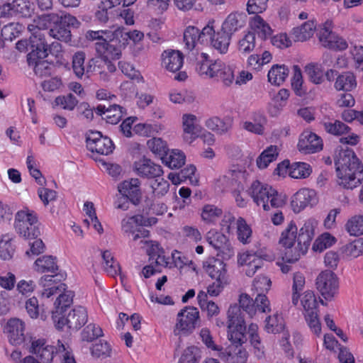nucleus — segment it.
I'll return each instance as SVG.
<instances>
[{
    "label": "nucleus",
    "instance_id": "338daca9",
    "mask_svg": "<svg viewBox=\"0 0 363 363\" xmlns=\"http://www.w3.org/2000/svg\"><path fill=\"white\" fill-rule=\"evenodd\" d=\"M318 313V312H311V313H304V317L311 331L315 335L319 336L321 333V324Z\"/></svg>",
    "mask_w": 363,
    "mask_h": 363
},
{
    "label": "nucleus",
    "instance_id": "b1692460",
    "mask_svg": "<svg viewBox=\"0 0 363 363\" xmlns=\"http://www.w3.org/2000/svg\"><path fill=\"white\" fill-rule=\"evenodd\" d=\"M196 116L193 114H184L182 124L184 130V140L191 143L201 133V127L196 123Z\"/></svg>",
    "mask_w": 363,
    "mask_h": 363
},
{
    "label": "nucleus",
    "instance_id": "8fccbe9b",
    "mask_svg": "<svg viewBox=\"0 0 363 363\" xmlns=\"http://www.w3.org/2000/svg\"><path fill=\"white\" fill-rule=\"evenodd\" d=\"M301 303L304 309V313H311V312H318V303L317 298L312 291H306L301 300Z\"/></svg>",
    "mask_w": 363,
    "mask_h": 363
},
{
    "label": "nucleus",
    "instance_id": "9b49d317",
    "mask_svg": "<svg viewBox=\"0 0 363 363\" xmlns=\"http://www.w3.org/2000/svg\"><path fill=\"white\" fill-rule=\"evenodd\" d=\"M57 347L56 349L52 345H45L44 340L38 339L32 342L29 351L36 355L40 363H51L55 353L66 351L65 346L60 340Z\"/></svg>",
    "mask_w": 363,
    "mask_h": 363
},
{
    "label": "nucleus",
    "instance_id": "0e129e2a",
    "mask_svg": "<svg viewBox=\"0 0 363 363\" xmlns=\"http://www.w3.org/2000/svg\"><path fill=\"white\" fill-rule=\"evenodd\" d=\"M55 102L65 110L72 111L77 105L78 100L72 94H68L56 97Z\"/></svg>",
    "mask_w": 363,
    "mask_h": 363
},
{
    "label": "nucleus",
    "instance_id": "bf43d9fd",
    "mask_svg": "<svg viewBox=\"0 0 363 363\" xmlns=\"http://www.w3.org/2000/svg\"><path fill=\"white\" fill-rule=\"evenodd\" d=\"M305 284V277L301 273H296L294 275L292 303L296 306L298 303L300 294Z\"/></svg>",
    "mask_w": 363,
    "mask_h": 363
},
{
    "label": "nucleus",
    "instance_id": "bb28decb",
    "mask_svg": "<svg viewBox=\"0 0 363 363\" xmlns=\"http://www.w3.org/2000/svg\"><path fill=\"white\" fill-rule=\"evenodd\" d=\"M247 15L245 13L233 12L230 13L224 22L221 28L231 36L245 26Z\"/></svg>",
    "mask_w": 363,
    "mask_h": 363
},
{
    "label": "nucleus",
    "instance_id": "a878e982",
    "mask_svg": "<svg viewBox=\"0 0 363 363\" xmlns=\"http://www.w3.org/2000/svg\"><path fill=\"white\" fill-rule=\"evenodd\" d=\"M231 38L232 36L222 28L215 32L213 26H212V30L209 36L208 43L210 42L211 46L220 54H225L228 50Z\"/></svg>",
    "mask_w": 363,
    "mask_h": 363
},
{
    "label": "nucleus",
    "instance_id": "69168bd1",
    "mask_svg": "<svg viewBox=\"0 0 363 363\" xmlns=\"http://www.w3.org/2000/svg\"><path fill=\"white\" fill-rule=\"evenodd\" d=\"M325 130L331 134L340 135L348 133L350 127L340 121H335L334 123H325Z\"/></svg>",
    "mask_w": 363,
    "mask_h": 363
},
{
    "label": "nucleus",
    "instance_id": "dca6fc26",
    "mask_svg": "<svg viewBox=\"0 0 363 363\" xmlns=\"http://www.w3.org/2000/svg\"><path fill=\"white\" fill-rule=\"evenodd\" d=\"M298 150L303 154H312L323 149L322 139L311 131L303 132L297 145Z\"/></svg>",
    "mask_w": 363,
    "mask_h": 363
},
{
    "label": "nucleus",
    "instance_id": "a19ab883",
    "mask_svg": "<svg viewBox=\"0 0 363 363\" xmlns=\"http://www.w3.org/2000/svg\"><path fill=\"white\" fill-rule=\"evenodd\" d=\"M312 172L311 165L306 162H294L290 166L289 176L294 179H305Z\"/></svg>",
    "mask_w": 363,
    "mask_h": 363
},
{
    "label": "nucleus",
    "instance_id": "49530a36",
    "mask_svg": "<svg viewBox=\"0 0 363 363\" xmlns=\"http://www.w3.org/2000/svg\"><path fill=\"white\" fill-rule=\"evenodd\" d=\"M150 186L152 189V194L155 198H162L167 194L169 188V184L162 176L155 177L151 183Z\"/></svg>",
    "mask_w": 363,
    "mask_h": 363
},
{
    "label": "nucleus",
    "instance_id": "774afa93",
    "mask_svg": "<svg viewBox=\"0 0 363 363\" xmlns=\"http://www.w3.org/2000/svg\"><path fill=\"white\" fill-rule=\"evenodd\" d=\"M149 149L155 154L160 155H166L168 149L166 146V143L161 138H154L149 140L147 143Z\"/></svg>",
    "mask_w": 363,
    "mask_h": 363
},
{
    "label": "nucleus",
    "instance_id": "6ab92c4d",
    "mask_svg": "<svg viewBox=\"0 0 363 363\" xmlns=\"http://www.w3.org/2000/svg\"><path fill=\"white\" fill-rule=\"evenodd\" d=\"M203 268L208 276L214 280L228 281L226 264L220 259L210 257L203 262Z\"/></svg>",
    "mask_w": 363,
    "mask_h": 363
},
{
    "label": "nucleus",
    "instance_id": "4468645a",
    "mask_svg": "<svg viewBox=\"0 0 363 363\" xmlns=\"http://www.w3.org/2000/svg\"><path fill=\"white\" fill-rule=\"evenodd\" d=\"M64 279L62 274H55L52 275H45L39 281V284L44 288L42 296L50 298L51 296L57 294H61L66 290V285L60 283Z\"/></svg>",
    "mask_w": 363,
    "mask_h": 363
},
{
    "label": "nucleus",
    "instance_id": "5701e85b",
    "mask_svg": "<svg viewBox=\"0 0 363 363\" xmlns=\"http://www.w3.org/2000/svg\"><path fill=\"white\" fill-rule=\"evenodd\" d=\"M88 320V314L86 308L83 306H77L64 316L65 325L69 330L77 331L85 325Z\"/></svg>",
    "mask_w": 363,
    "mask_h": 363
},
{
    "label": "nucleus",
    "instance_id": "423d86ee",
    "mask_svg": "<svg viewBox=\"0 0 363 363\" xmlns=\"http://www.w3.org/2000/svg\"><path fill=\"white\" fill-rule=\"evenodd\" d=\"M200 325L199 311L194 306H186L177 314L174 330L175 335H189Z\"/></svg>",
    "mask_w": 363,
    "mask_h": 363
},
{
    "label": "nucleus",
    "instance_id": "f3484780",
    "mask_svg": "<svg viewBox=\"0 0 363 363\" xmlns=\"http://www.w3.org/2000/svg\"><path fill=\"white\" fill-rule=\"evenodd\" d=\"M31 47L27 55V61L29 65L33 60L44 59L48 57V44L45 38L41 34H35L30 36Z\"/></svg>",
    "mask_w": 363,
    "mask_h": 363
},
{
    "label": "nucleus",
    "instance_id": "f704fd0d",
    "mask_svg": "<svg viewBox=\"0 0 363 363\" xmlns=\"http://www.w3.org/2000/svg\"><path fill=\"white\" fill-rule=\"evenodd\" d=\"M35 270L40 273L50 272L58 274V266L56 257L51 255H45L38 258L35 262Z\"/></svg>",
    "mask_w": 363,
    "mask_h": 363
},
{
    "label": "nucleus",
    "instance_id": "72a5a7b5",
    "mask_svg": "<svg viewBox=\"0 0 363 363\" xmlns=\"http://www.w3.org/2000/svg\"><path fill=\"white\" fill-rule=\"evenodd\" d=\"M33 67L35 74L40 77H50L56 73L57 66L52 61L49 62L40 59L33 60L31 65Z\"/></svg>",
    "mask_w": 363,
    "mask_h": 363
},
{
    "label": "nucleus",
    "instance_id": "de8ad7c7",
    "mask_svg": "<svg viewBox=\"0 0 363 363\" xmlns=\"http://www.w3.org/2000/svg\"><path fill=\"white\" fill-rule=\"evenodd\" d=\"M205 124L208 129L220 134L228 132L231 128L230 122L222 120L217 116L208 118Z\"/></svg>",
    "mask_w": 363,
    "mask_h": 363
},
{
    "label": "nucleus",
    "instance_id": "c9c22d12",
    "mask_svg": "<svg viewBox=\"0 0 363 363\" xmlns=\"http://www.w3.org/2000/svg\"><path fill=\"white\" fill-rule=\"evenodd\" d=\"M289 69L284 65H274L268 72V81L274 85L281 84L289 74Z\"/></svg>",
    "mask_w": 363,
    "mask_h": 363
},
{
    "label": "nucleus",
    "instance_id": "4be33fe9",
    "mask_svg": "<svg viewBox=\"0 0 363 363\" xmlns=\"http://www.w3.org/2000/svg\"><path fill=\"white\" fill-rule=\"evenodd\" d=\"M140 186V180L137 178H132L120 184L118 191L123 196L128 198L133 204L138 205L140 203L142 197Z\"/></svg>",
    "mask_w": 363,
    "mask_h": 363
},
{
    "label": "nucleus",
    "instance_id": "2eb2a0df",
    "mask_svg": "<svg viewBox=\"0 0 363 363\" xmlns=\"http://www.w3.org/2000/svg\"><path fill=\"white\" fill-rule=\"evenodd\" d=\"M74 292L65 290L59 294L55 302V311H52V318L58 329L65 326L64 315L65 309L69 307L73 301Z\"/></svg>",
    "mask_w": 363,
    "mask_h": 363
},
{
    "label": "nucleus",
    "instance_id": "864d4df0",
    "mask_svg": "<svg viewBox=\"0 0 363 363\" xmlns=\"http://www.w3.org/2000/svg\"><path fill=\"white\" fill-rule=\"evenodd\" d=\"M223 214L221 208L214 205L206 204L202 208L201 218L207 223H212L220 218Z\"/></svg>",
    "mask_w": 363,
    "mask_h": 363
},
{
    "label": "nucleus",
    "instance_id": "412c9836",
    "mask_svg": "<svg viewBox=\"0 0 363 363\" xmlns=\"http://www.w3.org/2000/svg\"><path fill=\"white\" fill-rule=\"evenodd\" d=\"M316 201V194L314 190L301 189L293 196L291 205L294 212L298 213L307 206H313Z\"/></svg>",
    "mask_w": 363,
    "mask_h": 363
},
{
    "label": "nucleus",
    "instance_id": "4c0bfd02",
    "mask_svg": "<svg viewBox=\"0 0 363 363\" xmlns=\"http://www.w3.org/2000/svg\"><path fill=\"white\" fill-rule=\"evenodd\" d=\"M191 60L196 62V69L200 75H206L210 77L211 62L208 60V56L204 52L199 53L196 50L194 55L189 56Z\"/></svg>",
    "mask_w": 363,
    "mask_h": 363
},
{
    "label": "nucleus",
    "instance_id": "ddd939ff",
    "mask_svg": "<svg viewBox=\"0 0 363 363\" xmlns=\"http://www.w3.org/2000/svg\"><path fill=\"white\" fill-rule=\"evenodd\" d=\"M277 190L267 184H262L259 181H255L249 189V194L253 199V201L258 205H262L264 211L269 210L268 201Z\"/></svg>",
    "mask_w": 363,
    "mask_h": 363
},
{
    "label": "nucleus",
    "instance_id": "ea45409f",
    "mask_svg": "<svg viewBox=\"0 0 363 363\" xmlns=\"http://www.w3.org/2000/svg\"><path fill=\"white\" fill-rule=\"evenodd\" d=\"M114 35L116 37H121L123 42V46H125L128 43V40H131L134 43L140 42L144 38L143 32L137 30L133 31H127L124 28H117L114 30Z\"/></svg>",
    "mask_w": 363,
    "mask_h": 363
},
{
    "label": "nucleus",
    "instance_id": "9d476101",
    "mask_svg": "<svg viewBox=\"0 0 363 363\" xmlns=\"http://www.w3.org/2000/svg\"><path fill=\"white\" fill-rule=\"evenodd\" d=\"M316 288L326 300H332L337 292L339 287L338 278L330 270L319 274L316 278Z\"/></svg>",
    "mask_w": 363,
    "mask_h": 363
},
{
    "label": "nucleus",
    "instance_id": "13d9d810",
    "mask_svg": "<svg viewBox=\"0 0 363 363\" xmlns=\"http://www.w3.org/2000/svg\"><path fill=\"white\" fill-rule=\"evenodd\" d=\"M238 238L243 244L250 242L252 230L245 219L239 218L237 220Z\"/></svg>",
    "mask_w": 363,
    "mask_h": 363
},
{
    "label": "nucleus",
    "instance_id": "79ce46f5",
    "mask_svg": "<svg viewBox=\"0 0 363 363\" xmlns=\"http://www.w3.org/2000/svg\"><path fill=\"white\" fill-rule=\"evenodd\" d=\"M256 46V36L254 32L249 31L238 41V51L247 55L252 52Z\"/></svg>",
    "mask_w": 363,
    "mask_h": 363
},
{
    "label": "nucleus",
    "instance_id": "aec40b11",
    "mask_svg": "<svg viewBox=\"0 0 363 363\" xmlns=\"http://www.w3.org/2000/svg\"><path fill=\"white\" fill-rule=\"evenodd\" d=\"M207 241L218 251V255L221 254L224 258H230L233 255V247L224 234L218 232H208Z\"/></svg>",
    "mask_w": 363,
    "mask_h": 363
},
{
    "label": "nucleus",
    "instance_id": "f257e3e1",
    "mask_svg": "<svg viewBox=\"0 0 363 363\" xmlns=\"http://www.w3.org/2000/svg\"><path fill=\"white\" fill-rule=\"evenodd\" d=\"M335 164L338 183L345 189H352L363 181V165L352 150H341Z\"/></svg>",
    "mask_w": 363,
    "mask_h": 363
},
{
    "label": "nucleus",
    "instance_id": "f03ea898",
    "mask_svg": "<svg viewBox=\"0 0 363 363\" xmlns=\"http://www.w3.org/2000/svg\"><path fill=\"white\" fill-rule=\"evenodd\" d=\"M14 227L17 233L26 239H35L40 235L38 217L28 208L16 213Z\"/></svg>",
    "mask_w": 363,
    "mask_h": 363
},
{
    "label": "nucleus",
    "instance_id": "4d7b16f0",
    "mask_svg": "<svg viewBox=\"0 0 363 363\" xmlns=\"http://www.w3.org/2000/svg\"><path fill=\"white\" fill-rule=\"evenodd\" d=\"M335 238L330 233H325L319 236L313 245V250L316 252H322L325 249L331 247L335 242Z\"/></svg>",
    "mask_w": 363,
    "mask_h": 363
},
{
    "label": "nucleus",
    "instance_id": "37998d69",
    "mask_svg": "<svg viewBox=\"0 0 363 363\" xmlns=\"http://www.w3.org/2000/svg\"><path fill=\"white\" fill-rule=\"evenodd\" d=\"M162 159L169 168L179 169L184 164L186 156L181 151L172 150L170 154L167 153Z\"/></svg>",
    "mask_w": 363,
    "mask_h": 363
},
{
    "label": "nucleus",
    "instance_id": "c85d7f7f",
    "mask_svg": "<svg viewBox=\"0 0 363 363\" xmlns=\"http://www.w3.org/2000/svg\"><path fill=\"white\" fill-rule=\"evenodd\" d=\"M297 227L295 223L291 220L287 225L286 228L283 230L279 239V244L285 248V252H288L289 250L294 252V244L297 242ZM285 259V256L284 257Z\"/></svg>",
    "mask_w": 363,
    "mask_h": 363
},
{
    "label": "nucleus",
    "instance_id": "f8f14e48",
    "mask_svg": "<svg viewBox=\"0 0 363 363\" xmlns=\"http://www.w3.org/2000/svg\"><path fill=\"white\" fill-rule=\"evenodd\" d=\"M86 147L92 152L107 155L114 149L112 140L99 131H89L86 138Z\"/></svg>",
    "mask_w": 363,
    "mask_h": 363
},
{
    "label": "nucleus",
    "instance_id": "2f4dec72",
    "mask_svg": "<svg viewBox=\"0 0 363 363\" xmlns=\"http://www.w3.org/2000/svg\"><path fill=\"white\" fill-rule=\"evenodd\" d=\"M315 25L313 21L303 23L300 27L293 28L291 38L295 42H303L310 39L314 33Z\"/></svg>",
    "mask_w": 363,
    "mask_h": 363
},
{
    "label": "nucleus",
    "instance_id": "680f3d73",
    "mask_svg": "<svg viewBox=\"0 0 363 363\" xmlns=\"http://www.w3.org/2000/svg\"><path fill=\"white\" fill-rule=\"evenodd\" d=\"M231 345L226 348V353L229 357L236 356L239 360L238 363H245L247 358V352L242 347L243 343H234L230 341Z\"/></svg>",
    "mask_w": 363,
    "mask_h": 363
},
{
    "label": "nucleus",
    "instance_id": "09e8293b",
    "mask_svg": "<svg viewBox=\"0 0 363 363\" xmlns=\"http://www.w3.org/2000/svg\"><path fill=\"white\" fill-rule=\"evenodd\" d=\"M342 253L349 257L356 258L363 253V238H358L342 247Z\"/></svg>",
    "mask_w": 363,
    "mask_h": 363
},
{
    "label": "nucleus",
    "instance_id": "1a4fd4ad",
    "mask_svg": "<svg viewBox=\"0 0 363 363\" xmlns=\"http://www.w3.org/2000/svg\"><path fill=\"white\" fill-rule=\"evenodd\" d=\"M212 23L209 22L201 30L195 26H188L184 32V42L187 50L191 52V55H194V52L198 43L201 45L208 43L209 36L212 30Z\"/></svg>",
    "mask_w": 363,
    "mask_h": 363
},
{
    "label": "nucleus",
    "instance_id": "a18cd8bd",
    "mask_svg": "<svg viewBox=\"0 0 363 363\" xmlns=\"http://www.w3.org/2000/svg\"><path fill=\"white\" fill-rule=\"evenodd\" d=\"M105 113L106 122L111 124H116L123 116L126 115V110L119 105L109 104Z\"/></svg>",
    "mask_w": 363,
    "mask_h": 363
},
{
    "label": "nucleus",
    "instance_id": "cd10ccee",
    "mask_svg": "<svg viewBox=\"0 0 363 363\" xmlns=\"http://www.w3.org/2000/svg\"><path fill=\"white\" fill-rule=\"evenodd\" d=\"M162 57V64L170 72L179 71L183 65V55L178 50H165Z\"/></svg>",
    "mask_w": 363,
    "mask_h": 363
},
{
    "label": "nucleus",
    "instance_id": "c03bdc74",
    "mask_svg": "<svg viewBox=\"0 0 363 363\" xmlns=\"http://www.w3.org/2000/svg\"><path fill=\"white\" fill-rule=\"evenodd\" d=\"M69 27L72 26L62 25L54 26L52 28L50 29L48 33L53 38L65 43H69L72 40V34Z\"/></svg>",
    "mask_w": 363,
    "mask_h": 363
},
{
    "label": "nucleus",
    "instance_id": "5fc2aeb1",
    "mask_svg": "<svg viewBox=\"0 0 363 363\" xmlns=\"http://www.w3.org/2000/svg\"><path fill=\"white\" fill-rule=\"evenodd\" d=\"M82 340L86 342H92L103 335L102 329L94 323H89L82 330Z\"/></svg>",
    "mask_w": 363,
    "mask_h": 363
},
{
    "label": "nucleus",
    "instance_id": "e433bc0d",
    "mask_svg": "<svg viewBox=\"0 0 363 363\" xmlns=\"http://www.w3.org/2000/svg\"><path fill=\"white\" fill-rule=\"evenodd\" d=\"M250 27L257 32L259 36L263 40L271 37L272 29L269 25L259 15H255L251 18Z\"/></svg>",
    "mask_w": 363,
    "mask_h": 363
},
{
    "label": "nucleus",
    "instance_id": "c756f323",
    "mask_svg": "<svg viewBox=\"0 0 363 363\" xmlns=\"http://www.w3.org/2000/svg\"><path fill=\"white\" fill-rule=\"evenodd\" d=\"M45 21L53 23L54 26H72L73 28H78L80 22L77 18L70 14L60 16L57 13H50L42 16Z\"/></svg>",
    "mask_w": 363,
    "mask_h": 363
},
{
    "label": "nucleus",
    "instance_id": "393cba45",
    "mask_svg": "<svg viewBox=\"0 0 363 363\" xmlns=\"http://www.w3.org/2000/svg\"><path fill=\"white\" fill-rule=\"evenodd\" d=\"M5 331L8 334V338L11 344L13 345H21L24 341V325L19 319H11L8 321Z\"/></svg>",
    "mask_w": 363,
    "mask_h": 363
},
{
    "label": "nucleus",
    "instance_id": "a211bd4d",
    "mask_svg": "<svg viewBox=\"0 0 363 363\" xmlns=\"http://www.w3.org/2000/svg\"><path fill=\"white\" fill-rule=\"evenodd\" d=\"M134 169L138 176L147 179H155L163 174L162 167L145 157L134 162Z\"/></svg>",
    "mask_w": 363,
    "mask_h": 363
},
{
    "label": "nucleus",
    "instance_id": "39448f33",
    "mask_svg": "<svg viewBox=\"0 0 363 363\" xmlns=\"http://www.w3.org/2000/svg\"><path fill=\"white\" fill-rule=\"evenodd\" d=\"M315 222L308 220L300 228L297 238V246L294 247V252L291 250L285 253V259L287 262H296L301 255L307 252L311 242L314 237Z\"/></svg>",
    "mask_w": 363,
    "mask_h": 363
},
{
    "label": "nucleus",
    "instance_id": "20e7f679",
    "mask_svg": "<svg viewBox=\"0 0 363 363\" xmlns=\"http://www.w3.org/2000/svg\"><path fill=\"white\" fill-rule=\"evenodd\" d=\"M274 256L266 247L247 250L238 256V263L245 266V274L252 277L263 266L264 261H272Z\"/></svg>",
    "mask_w": 363,
    "mask_h": 363
},
{
    "label": "nucleus",
    "instance_id": "603ef678",
    "mask_svg": "<svg viewBox=\"0 0 363 363\" xmlns=\"http://www.w3.org/2000/svg\"><path fill=\"white\" fill-rule=\"evenodd\" d=\"M345 228L351 235L358 236L363 234V216H354L346 223Z\"/></svg>",
    "mask_w": 363,
    "mask_h": 363
},
{
    "label": "nucleus",
    "instance_id": "7ed1b4c3",
    "mask_svg": "<svg viewBox=\"0 0 363 363\" xmlns=\"http://www.w3.org/2000/svg\"><path fill=\"white\" fill-rule=\"evenodd\" d=\"M228 338L234 343L240 345L247 341L246 325L240 307L235 304L228 311Z\"/></svg>",
    "mask_w": 363,
    "mask_h": 363
},
{
    "label": "nucleus",
    "instance_id": "0eeeda50",
    "mask_svg": "<svg viewBox=\"0 0 363 363\" xmlns=\"http://www.w3.org/2000/svg\"><path fill=\"white\" fill-rule=\"evenodd\" d=\"M122 42L121 37L115 36L113 30L105 37L104 41H98L95 43V50L101 56L111 60H118L121 56L122 48H125Z\"/></svg>",
    "mask_w": 363,
    "mask_h": 363
},
{
    "label": "nucleus",
    "instance_id": "3c124183",
    "mask_svg": "<svg viewBox=\"0 0 363 363\" xmlns=\"http://www.w3.org/2000/svg\"><path fill=\"white\" fill-rule=\"evenodd\" d=\"M10 6L12 14H18L22 17H29L33 12L30 2L26 0H13Z\"/></svg>",
    "mask_w": 363,
    "mask_h": 363
},
{
    "label": "nucleus",
    "instance_id": "6e6d98bb",
    "mask_svg": "<svg viewBox=\"0 0 363 363\" xmlns=\"http://www.w3.org/2000/svg\"><path fill=\"white\" fill-rule=\"evenodd\" d=\"M84 60L85 53L82 51L77 52L72 57V69L78 78H82L86 74Z\"/></svg>",
    "mask_w": 363,
    "mask_h": 363
},
{
    "label": "nucleus",
    "instance_id": "6e6552de",
    "mask_svg": "<svg viewBox=\"0 0 363 363\" xmlns=\"http://www.w3.org/2000/svg\"><path fill=\"white\" fill-rule=\"evenodd\" d=\"M122 42L121 37L115 36L113 30L105 37L104 41H98L95 43V50L101 56L111 60H118L121 56L122 48H125Z\"/></svg>",
    "mask_w": 363,
    "mask_h": 363
},
{
    "label": "nucleus",
    "instance_id": "052dcab7",
    "mask_svg": "<svg viewBox=\"0 0 363 363\" xmlns=\"http://www.w3.org/2000/svg\"><path fill=\"white\" fill-rule=\"evenodd\" d=\"M265 323V329L268 333H278L284 329L281 318L277 313L268 316Z\"/></svg>",
    "mask_w": 363,
    "mask_h": 363
},
{
    "label": "nucleus",
    "instance_id": "58836bf2",
    "mask_svg": "<svg viewBox=\"0 0 363 363\" xmlns=\"http://www.w3.org/2000/svg\"><path fill=\"white\" fill-rule=\"evenodd\" d=\"M279 155L276 145H270L264 150L257 159V165L259 169H265L269 163L276 160Z\"/></svg>",
    "mask_w": 363,
    "mask_h": 363
},
{
    "label": "nucleus",
    "instance_id": "473e14b6",
    "mask_svg": "<svg viewBox=\"0 0 363 363\" xmlns=\"http://www.w3.org/2000/svg\"><path fill=\"white\" fill-rule=\"evenodd\" d=\"M334 86L337 91H351L357 86L356 77L351 72H342L337 77Z\"/></svg>",
    "mask_w": 363,
    "mask_h": 363
},
{
    "label": "nucleus",
    "instance_id": "e2e57ef3",
    "mask_svg": "<svg viewBox=\"0 0 363 363\" xmlns=\"http://www.w3.org/2000/svg\"><path fill=\"white\" fill-rule=\"evenodd\" d=\"M294 76L291 79V86L295 94L298 96H303L306 91L302 88L303 78L300 67L298 65L293 66Z\"/></svg>",
    "mask_w": 363,
    "mask_h": 363
},
{
    "label": "nucleus",
    "instance_id": "7c9ffc66",
    "mask_svg": "<svg viewBox=\"0 0 363 363\" xmlns=\"http://www.w3.org/2000/svg\"><path fill=\"white\" fill-rule=\"evenodd\" d=\"M16 252L13 235L6 233L0 237V258L3 260H10Z\"/></svg>",
    "mask_w": 363,
    "mask_h": 363
}]
</instances>
